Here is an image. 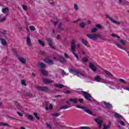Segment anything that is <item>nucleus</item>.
I'll list each match as a JSON object with an SVG mask.
<instances>
[{
  "label": "nucleus",
  "mask_w": 129,
  "mask_h": 129,
  "mask_svg": "<svg viewBox=\"0 0 129 129\" xmlns=\"http://www.w3.org/2000/svg\"><path fill=\"white\" fill-rule=\"evenodd\" d=\"M71 73H72L74 75L78 76V77H81L82 76H85V73L84 72H81L80 71H77L75 70H71L70 71Z\"/></svg>",
  "instance_id": "f03ea898"
},
{
  "label": "nucleus",
  "mask_w": 129,
  "mask_h": 129,
  "mask_svg": "<svg viewBox=\"0 0 129 129\" xmlns=\"http://www.w3.org/2000/svg\"><path fill=\"white\" fill-rule=\"evenodd\" d=\"M109 87L111 89H115V88H117V87H118V85L112 84V86H109Z\"/></svg>",
  "instance_id": "a878e982"
},
{
  "label": "nucleus",
  "mask_w": 129,
  "mask_h": 129,
  "mask_svg": "<svg viewBox=\"0 0 129 129\" xmlns=\"http://www.w3.org/2000/svg\"><path fill=\"white\" fill-rule=\"evenodd\" d=\"M118 2L119 4H122V5H123V6H126L127 5H128V2L124 0H118Z\"/></svg>",
  "instance_id": "412c9836"
},
{
  "label": "nucleus",
  "mask_w": 129,
  "mask_h": 129,
  "mask_svg": "<svg viewBox=\"0 0 129 129\" xmlns=\"http://www.w3.org/2000/svg\"><path fill=\"white\" fill-rule=\"evenodd\" d=\"M26 117L28 119H30V120H33V116H32V115H30V114L26 115Z\"/></svg>",
  "instance_id": "e433bc0d"
},
{
  "label": "nucleus",
  "mask_w": 129,
  "mask_h": 129,
  "mask_svg": "<svg viewBox=\"0 0 129 129\" xmlns=\"http://www.w3.org/2000/svg\"><path fill=\"white\" fill-rule=\"evenodd\" d=\"M69 100L71 102H73V103H77V102H78V100H77V99L76 98H70L69 99Z\"/></svg>",
  "instance_id": "b1692460"
},
{
  "label": "nucleus",
  "mask_w": 129,
  "mask_h": 129,
  "mask_svg": "<svg viewBox=\"0 0 129 129\" xmlns=\"http://www.w3.org/2000/svg\"><path fill=\"white\" fill-rule=\"evenodd\" d=\"M12 52H13V53H15V54H16V53H17V49L16 48L12 49Z\"/></svg>",
  "instance_id": "0e129e2a"
},
{
  "label": "nucleus",
  "mask_w": 129,
  "mask_h": 129,
  "mask_svg": "<svg viewBox=\"0 0 129 129\" xmlns=\"http://www.w3.org/2000/svg\"><path fill=\"white\" fill-rule=\"evenodd\" d=\"M61 74L63 76H67V75H68V74H67L63 70H62Z\"/></svg>",
  "instance_id": "603ef678"
},
{
  "label": "nucleus",
  "mask_w": 129,
  "mask_h": 129,
  "mask_svg": "<svg viewBox=\"0 0 129 129\" xmlns=\"http://www.w3.org/2000/svg\"><path fill=\"white\" fill-rule=\"evenodd\" d=\"M96 28H97L98 29H101V25H100V24H97V25H96Z\"/></svg>",
  "instance_id": "4d7b16f0"
},
{
  "label": "nucleus",
  "mask_w": 129,
  "mask_h": 129,
  "mask_svg": "<svg viewBox=\"0 0 129 129\" xmlns=\"http://www.w3.org/2000/svg\"><path fill=\"white\" fill-rule=\"evenodd\" d=\"M8 12H9V9L8 8L2 9V12L4 13V14H7Z\"/></svg>",
  "instance_id": "ea45409f"
},
{
  "label": "nucleus",
  "mask_w": 129,
  "mask_h": 129,
  "mask_svg": "<svg viewBox=\"0 0 129 129\" xmlns=\"http://www.w3.org/2000/svg\"><path fill=\"white\" fill-rule=\"evenodd\" d=\"M17 114H18V115H19V116H23V113L20 112H17Z\"/></svg>",
  "instance_id": "338daca9"
},
{
  "label": "nucleus",
  "mask_w": 129,
  "mask_h": 129,
  "mask_svg": "<svg viewBox=\"0 0 129 129\" xmlns=\"http://www.w3.org/2000/svg\"><path fill=\"white\" fill-rule=\"evenodd\" d=\"M104 72L106 74V75H107L108 77H109V78H110V79H115V78L114 77V76H113V75L109 71L106 70H104Z\"/></svg>",
  "instance_id": "0eeeda50"
},
{
  "label": "nucleus",
  "mask_w": 129,
  "mask_h": 129,
  "mask_svg": "<svg viewBox=\"0 0 129 129\" xmlns=\"http://www.w3.org/2000/svg\"><path fill=\"white\" fill-rule=\"evenodd\" d=\"M44 61L49 65H53V61L49 58L45 59Z\"/></svg>",
  "instance_id": "a211bd4d"
},
{
  "label": "nucleus",
  "mask_w": 129,
  "mask_h": 129,
  "mask_svg": "<svg viewBox=\"0 0 129 129\" xmlns=\"http://www.w3.org/2000/svg\"><path fill=\"white\" fill-rule=\"evenodd\" d=\"M82 42L85 46H86L87 47H89V44L88 43V41L86 40V39L83 38L82 39Z\"/></svg>",
  "instance_id": "dca6fc26"
},
{
  "label": "nucleus",
  "mask_w": 129,
  "mask_h": 129,
  "mask_svg": "<svg viewBox=\"0 0 129 129\" xmlns=\"http://www.w3.org/2000/svg\"><path fill=\"white\" fill-rule=\"evenodd\" d=\"M52 116H54V117H57V116H60L61 115V113H55L51 114Z\"/></svg>",
  "instance_id": "4c0bfd02"
},
{
  "label": "nucleus",
  "mask_w": 129,
  "mask_h": 129,
  "mask_svg": "<svg viewBox=\"0 0 129 129\" xmlns=\"http://www.w3.org/2000/svg\"><path fill=\"white\" fill-rule=\"evenodd\" d=\"M14 105H15V106H17V107H18L20 105L19 102H18L16 101H14Z\"/></svg>",
  "instance_id": "3c124183"
},
{
  "label": "nucleus",
  "mask_w": 129,
  "mask_h": 129,
  "mask_svg": "<svg viewBox=\"0 0 129 129\" xmlns=\"http://www.w3.org/2000/svg\"><path fill=\"white\" fill-rule=\"evenodd\" d=\"M53 59L55 60V61H60L61 63H64L67 61L66 59H65V57L62 55H58L57 57H54Z\"/></svg>",
  "instance_id": "7ed1b4c3"
},
{
  "label": "nucleus",
  "mask_w": 129,
  "mask_h": 129,
  "mask_svg": "<svg viewBox=\"0 0 129 129\" xmlns=\"http://www.w3.org/2000/svg\"><path fill=\"white\" fill-rule=\"evenodd\" d=\"M63 26V24L62 23H59V25H58V30L59 31H63V30H64V28H62V26Z\"/></svg>",
  "instance_id": "72a5a7b5"
},
{
  "label": "nucleus",
  "mask_w": 129,
  "mask_h": 129,
  "mask_svg": "<svg viewBox=\"0 0 129 129\" xmlns=\"http://www.w3.org/2000/svg\"><path fill=\"white\" fill-rule=\"evenodd\" d=\"M65 127V125L63 124V123H60L59 126L58 127V128L61 129V128H64Z\"/></svg>",
  "instance_id": "de8ad7c7"
},
{
  "label": "nucleus",
  "mask_w": 129,
  "mask_h": 129,
  "mask_svg": "<svg viewBox=\"0 0 129 129\" xmlns=\"http://www.w3.org/2000/svg\"><path fill=\"white\" fill-rule=\"evenodd\" d=\"M46 40L47 41L49 47H51V49H55V47L53 45V42L52 41V39L50 38H46Z\"/></svg>",
  "instance_id": "9b49d317"
},
{
  "label": "nucleus",
  "mask_w": 129,
  "mask_h": 129,
  "mask_svg": "<svg viewBox=\"0 0 129 129\" xmlns=\"http://www.w3.org/2000/svg\"><path fill=\"white\" fill-rule=\"evenodd\" d=\"M64 56L65 58H69V55H68L66 53H64Z\"/></svg>",
  "instance_id": "69168bd1"
},
{
  "label": "nucleus",
  "mask_w": 129,
  "mask_h": 129,
  "mask_svg": "<svg viewBox=\"0 0 129 129\" xmlns=\"http://www.w3.org/2000/svg\"><path fill=\"white\" fill-rule=\"evenodd\" d=\"M46 125L49 129H55V127L51 124L46 123Z\"/></svg>",
  "instance_id": "2f4dec72"
},
{
  "label": "nucleus",
  "mask_w": 129,
  "mask_h": 129,
  "mask_svg": "<svg viewBox=\"0 0 129 129\" xmlns=\"http://www.w3.org/2000/svg\"><path fill=\"white\" fill-rule=\"evenodd\" d=\"M118 81L122 84H126V82H125V81L122 79H119Z\"/></svg>",
  "instance_id": "f704fd0d"
},
{
  "label": "nucleus",
  "mask_w": 129,
  "mask_h": 129,
  "mask_svg": "<svg viewBox=\"0 0 129 129\" xmlns=\"http://www.w3.org/2000/svg\"><path fill=\"white\" fill-rule=\"evenodd\" d=\"M55 125H56V126H57V127L59 128V127L60 126V123H59L58 122H56L55 123Z\"/></svg>",
  "instance_id": "680f3d73"
},
{
  "label": "nucleus",
  "mask_w": 129,
  "mask_h": 129,
  "mask_svg": "<svg viewBox=\"0 0 129 129\" xmlns=\"http://www.w3.org/2000/svg\"><path fill=\"white\" fill-rule=\"evenodd\" d=\"M82 93L86 99H87V100H91V95H90V94L84 91H82Z\"/></svg>",
  "instance_id": "9d476101"
},
{
  "label": "nucleus",
  "mask_w": 129,
  "mask_h": 129,
  "mask_svg": "<svg viewBox=\"0 0 129 129\" xmlns=\"http://www.w3.org/2000/svg\"><path fill=\"white\" fill-rule=\"evenodd\" d=\"M22 9H23V10H24V11H25V12H26V11H27V10H28V7L25 5H23Z\"/></svg>",
  "instance_id": "09e8293b"
},
{
  "label": "nucleus",
  "mask_w": 129,
  "mask_h": 129,
  "mask_svg": "<svg viewBox=\"0 0 129 129\" xmlns=\"http://www.w3.org/2000/svg\"><path fill=\"white\" fill-rule=\"evenodd\" d=\"M26 44L28 47H32V42L31 41V38L30 37V35H28L26 37Z\"/></svg>",
  "instance_id": "f8f14e48"
},
{
  "label": "nucleus",
  "mask_w": 129,
  "mask_h": 129,
  "mask_svg": "<svg viewBox=\"0 0 129 129\" xmlns=\"http://www.w3.org/2000/svg\"><path fill=\"white\" fill-rule=\"evenodd\" d=\"M53 109V105L52 104H50L49 106V109Z\"/></svg>",
  "instance_id": "774afa93"
},
{
  "label": "nucleus",
  "mask_w": 129,
  "mask_h": 129,
  "mask_svg": "<svg viewBox=\"0 0 129 129\" xmlns=\"http://www.w3.org/2000/svg\"><path fill=\"white\" fill-rule=\"evenodd\" d=\"M39 67L40 68H43V69L46 68V64H45L43 62H40L39 64Z\"/></svg>",
  "instance_id": "cd10ccee"
},
{
  "label": "nucleus",
  "mask_w": 129,
  "mask_h": 129,
  "mask_svg": "<svg viewBox=\"0 0 129 129\" xmlns=\"http://www.w3.org/2000/svg\"><path fill=\"white\" fill-rule=\"evenodd\" d=\"M89 67L92 70V71H94V72H95L97 71V70L98 69L99 66L98 65H95L93 64L92 62H90L89 64Z\"/></svg>",
  "instance_id": "20e7f679"
},
{
  "label": "nucleus",
  "mask_w": 129,
  "mask_h": 129,
  "mask_svg": "<svg viewBox=\"0 0 129 129\" xmlns=\"http://www.w3.org/2000/svg\"><path fill=\"white\" fill-rule=\"evenodd\" d=\"M55 87H57L58 88H63V87H65V86L62 84H54Z\"/></svg>",
  "instance_id": "bb28decb"
},
{
  "label": "nucleus",
  "mask_w": 129,
  "mask_h": 129,
  "mask_svg": "<svg viewBox=\"0 0 129 129\" xmlns=\"http://www.w3.org/2000/svg\"><path fill=\"white\" fill-rule=\"evenodd\" d=\"M0 42L2 45H3V46H7V44H8L6 39L3 38L2 37L0 38Z\"/></svg>",
  "instance_id": "2eb2a0df"
},
{
  "label": "nucleus",
  "mask_w": 129,
  "mask_h": 129,
  "mask_svg": "<svg viewBox=\"0 0 129 129\" xmlns=\"http://www.w3.org/2000/svg\"><path fill=\"white\" fill-rule=\"evenodd\" d=\"M119 43L122 45V46H124L125 45V41L123 40H119Z\"/></svg>",
  "instance_id": "8fccbe9b"
},
{
  "label": "nucleus",
  "mask_w": 129,
  "mask_h": 129,
  "mask_svg": "<svg viewBox=\"0 0 129 129\" xmlns=\"http://www.w3.org/2000/svg\"><path fill=\"white\" fill-rule=\"evenodd\" d=\"M123 89L124 90H128V91H129V87H123Z\"/></svg>",
  "instance_id": "e2e57ef3"
},
{
  "label": "nucleus",
  "mask_w": 129,
  "mask_h": 129,
  "mask_svg": "<svg viewBox=\"0 0 129 129\" xmlns=\"http://www.w3.org/2000/svg\"><path fill=\"white\" fill-rule=\"evenodd\" d=\"M1 36L3 35L6 38V35L8 34V31L7 30H3L0 31Z\"/></svg>",
  "instance_id": "5701e85b"
},
{
  "label": "nucleus",
  "mask_w": 129,
  "mask_h": 129,
  "mask_svg": "<svg viewBox=\"0 0 129 129\" xmlns=\"http://www.w3.org/2000/svg\"><path fill=\"white\" fill-rule=\"evenodd\" d=\"M6 20H7V17L4 16L2 19H0V23H4V22H5V21Z\"/></svg>",
  "instance_id": "37998d69"
},
{
  "label": "nucleus",
  "mask_w": 129,
  "mask_h": 129,
  "mask_svg": "<svg viewBox=\"0 0 129 129\" xmlns=\"http://www.w3.org/2000/svg\"><path fill=\"white\" fill-rule=\"evenodd\" d=\"M18 60H19V61L21 62L22 64H26V58L22 57H19L18 58Z\"/></svg>",
  "instance_id": "aec40b11"
},
{
  "label": "nucleus",
  "mask_w": 129,
  "mask_h": 129,
  "mask_svg": "<svg viewBox=\"0 0 129 129\" xmlns=\"http://www.w3.org/2000/svg\"><path fill=\"white\" fill-rule=\"evenodd\" d=\"M110 127V124H109L107 126H105L103 129H108Z\"/></svg>",
  "instance_id": "13d9d810"
},
{
  "label": "nucleus",
  "mask_w": 129,
  "mask_h": 129,
  "mask_svg": "<svg viewBox=\"0 0 129 129\" xmlns=\"http://www.w3.org/2000/svg\"><path fill=\"white\" fill-rule=\"evenodd\" d=\"M119 121H120V124H121V125H124V122H123V121L120 119Z\"/></svg>",
  "instance_id": "bf43d9fd"
},
{
  "label": "nucleus",
  "mask_w": 129,
  "mask_h": 129,
  "mask_svg": "<svg viewBox=\"0 0 129 129\" xmlns=\"http://www.w3.org/2000/svg\"><path fill=\"white\" fill-rule=\"evenodd\" d=\"M18 108H19V109H20V110L23 111L24 110V108L22 106H21V105H20Z\"/></svg>",
  "instance_id": "052dcab7"
},
{
  "label": "nucleus",
  "mask_w": 129,
  "mask_h": 129,
  "mask_svg": "<svg viewBox=\"0 0 129 129\" xmlns=\"http://www.w3.org/2000/svg\"><path fill=\"white\" fill-rule=\"evenodd\" d=\"M111 36H112V37H113V38H117L118 39H119V36H118V35H116L115 33H112L111 34Z\"/></svg>",
  "instance_id": "a18cd8bd"
},
{
  "label": "nucleus",
  "mask_w": 129,
  "mask_h": 129,
  "mask_svg": "<svg viewBox=\"0 0 129 129\" xmlns=\"http://www.w3.org/2000/svg\"><path fill=\"white\" fill-rule=\"evenodd\" d=\"M8 126L9 127H10L11 126H10V125H9V124L8 123H4V122H0V126Z\"/></svg>",
  "instance_id": "7c9ffc66"
},
{
  "label": "nucleus",
  "mask_w": 129,
  "mask_h": 129,
  "mask_svg": "<svg viewBox=\"0 0 129 129\" xmlns=\"http://www.w3.org/2000/svg\"><path fill=\"white\" fill-rule=\"evenodd\" d=\"M94 79L96 81H97V82H100L101 81V78H100L99 76H96L95 77Z\"/></svg>",
  "instance_id": "c85d7f7f"
},
{
  "label": "nucleus",
  "mask_w": 129,
  "mask_h": 129,
  "mask_svg": "<svg viewBox=\"0 0 129 129\" xmlns=\"http://www.w3.org/2000/svg\"><path fill=\"white\" fill-rule=\"evenodd\" d=\"M114 116L119 119H121V118H122V116L117 113H115Z\"/></svg>",
  "instance_id": "393cba45"
},
{
  "label": "nucleus",
  "mask_w": 129,
  "mask_h": 129,
  "mask_svg": "<svg viewBox=\"0 0 129 129\" xmlns=\"http://www.w3.org/2000/svg\"><path fill=\"white\" fill-rule=\"evenodd\" d=\"M77 108H81V109H83L85 112H86L87 113H88V114H90L91 115H92V112L91 110L88 109L86 107H81L79 105L76 106Z\"/></svg>",
  "instance_id": "39448f33"
},
{
  "label": "nucleus",
  "mask_w": 129,
  "mask_h": 129,
  "mask_svg": "<svg viewBox=\"0 0 129 129\" xmlns=\"http://www.w3.org/2000/svg\"><path fill=\"white\" fill-rule=\"evenodd\" d=\"M74 8L75 11H78V6H77V5L75 4L74 6Z\"/></svg>",
  "instance_id": "5fc2aeb1"
},
{
  "label": "nucleus",
  "mask_w": 129,
  "mask_h": 129,
  "mask_svg": "<svg viewBox=\"0 0 129 129\" xmlns=\"http://www.w3.org/2000/svg\"><path fill=\"white\" fill-rule=\"evenodd\" d=\"M38 42L39 44H40V45H41V46H42V47H44V46H45V43H44V41H42L41 40L38 39Z\"/></svg>",
  "instance_id": "473e14b6"
},
{
  "label": "nucleus",
  "mask_w": 129,
  "mask_h": 129,
  "mask_svg": "<svg viewBox=\"0 0 129 129\" xmlns=\"http://www.w3.org/2000/svg\"><path fill=\"white\" fill-rule=\"evenodd\" d=\"M33 115L36 117L37 120H40V116H38V114L36 112L33 113Z\"/></svg>",
  "instance_id": "c03bdc74"
},
{
  "label": "nucleus",
  "mask_w": 129,
  "mask_h": 129,
  "mask_svg": "<svg viewBox=\"0 0 129 129\" xmlns=\"http://www.w3.org/2000/svg\"><path fill=\"white\" fill-rule=\"evenodd\" d=\"M86 26V23L85 22H82L81 24H80V28H83L84 27Z\"/></svg>",
  "instance_id": "a19ab883"
},
{
  "label": "nucleus",
  "mask_w": 129,
  "mask_h": 129,
  "mask_svg": "<svg viewBox=\"0 0 129 129\" xmlns=\"http://www.w3.org/2000/svg\"><path fill=\"white\" fill-rule=\"evenodd\" d=\"M82 62L84 63H86V62H88V57H84L82 59Z\"/></svg>",
  "instance_id": "c756f323"
},
{
  "label": "nucleus",
  "mask_w": 129,
  "mask_h": 129,
  "mask_svg": "<svg viewBox=\"0 0 129 129\" xmlns=\"http://www.w3.org/2000/svg\"><path fill=\"white\" fill-rule=\"evenodd\" d=\"M95 121L98 123V124L99 125V126H101V123L102 122V120H101L100 118H95L94 119Z\"/></svg>",
  "instance_id": "f3484780"
},
{
  "label": "nucleus",
  "mask_w": 129,
  "mask_h": 129,
  "mask_svg": "<svg viewBox=\"0 0 129 129\" xmlns=\"http://www.w3.org/2000/svg\"><path fill=\"white\" fill-rule=\"evenodd\" d=\"M67 108H69V107L68 105H63L60 107L59 109L62 110V109H67Z\"/></svg>",
  "instance_id": "c9c22d12"
},
{
  "label": "nucleus",
  "mask_w": 129,
  "mask_h": 129,
  "mask_svg": "<svg viewBox=\"0 0 129 129\" xmlns=\"http://www.w3.org/2000/svg\"><path fill=\"white\" fill-rule=\"evenodd\" d=\"M81 129H90V127L89 126H81Z\"/></svg>",
  "instance_id": "864d4df0"
},
{
  "label": "nucleus",
  "mask_w": 129,
  "mask_h": 129,
  "mask_svg": "<svg viewBox=\"0 0 129 129\" xmlns=\"http://www.w3.org/2000/svg\"><path fill=\"white\" fill-rule=\"evenodd\" d=\"M76 44V41H75V40L73 39L71 43V49L72 50V52L73 55H75V57H76L77 60H79V58L78 57V55H77V54L75 53V51H76V46H75Z\"/></svg>",
  "instance_id": "f257e3e1"
},
{
  "label": "nucleus",
  "mask_w": 129,
  "mask_h": 129,
  "mask_svg": "<svg viewBox=\"0 0 129 129\" xmlns=\"http://www.w3.org/2000/svg\"><path fill=\"white\" fill-rule=\"evenodd\" d=\"M106 18L107 19H108L109 20H110V21L112 22L113 23V24H115V25H120L121 22L119 21H117L116 20H114L112 18L109 17V16L108 15H106Z\"/></svg>",
  "instance_id": "1a4fd4ad"
},
{
  "label": "nucleus",
  "mask_w": 129,
  "mask_h": 129,
  "mask_svg": "<svg viewBox=\"0 0 129 129\" xmlns=\"http://www.w3.org/2000/svg\"><path fill=\"white\" fill-rule=\"evenodd\" d=\"M96 31H97V29L96 28H93L91 31L92 33H95V32H96Z\"/></svg>",
  "instance_id": "6e6d98bb"
},
{
  "label": "nucleus",
  "mask_w": 129,
  "mask_h": 129,
  "mask_svg": "<svg viewBox=\"0 0 129 129\" xmlns=\"http://www.w3.org/2000/svg\"><path fill=\"white\" fill-rule=\"evenodd\" d=\"M36 88L38 91H48V90H49V88L47 87L36 86Z\"/></svg>",
  "instance_id": "423d86ee"
},
{
  "label": "nucleus",
  "mask_w": 129,
  "mask_h": 129,
  "mask_svg": "<svg viewBox=\"0 0 129 129\" xmlns=\"http://www.w3.org/2000/svg\"><path fill=\"white\" fill-rule=\"evenodd\" d=\"M40 73L43 75V76H47L48 75V72L45 70L41 69L40 70Z\"/></svg>",
  "instance_id": "6ab92c4d"
},
{
  "label": "nucleus",
  "mask_w": 129,
  "mask_h": 129,
  "mask_svg": "<svg viewBox=\"0 0 129 129\" xmlns=\"http://www.w3.org/2000/svg\"><path fill=\"white\" fill-rule=\"evenodd\" d=\"M43 82L45 84H50V83H52V82H53V81L50 79L44 78L43 79Z\"/></svg>",
  "instance_id": "ddd939ff"
},
{
  "label": "nucleus",
  "mask_w": 129,
  "mask_h": 129,
  "mask_svg": "<svg viewBox=\"0 0 129 129\" xmlns=\"http://www.w3.org/2000/svg\"><path fill=\"white\" fill-rule=\"evenodd\" d=\"M115 45H116V46H117V47L118 48H119V49H121V50H124V51H126V52H127V54H128V56H129V53L128 51H126V50L123 49V48H122V46L121 45H120L119 43L116 42L114 43Z\"/></svg>",
  "instance_id": "4468645a"
},
{
  "label": "nucleus",
  "mask_w": 129,
  "mask_h": 129,
  "mask_svg": "<svg viewBox=\"0 0 129 129\" xmlns=\"http://www.w3.org/2000/svg\"><path fill=\"white\" fill-rule=\"evenodd\" d=\"M87 37H88L89 39H91V40H95L96 39H97L98 37H99V34H87Z\"/></svg>",
  "instance_id": "6e6552de"
},
{
  "label": "nucleus",
  "mask_w": 129,
  "mask_h": 129,
  "mask_svg": "<svg viewBox=\"0 0 129 129\" xmlns=\"http://www.w3.org/2000/svg\"><path fill=\"white\" fill-rule=\"evenodd\" d=\"M29 30L34 32V31L36 30V28L34 26H29Z\"/></svg>",
  "instance_id": "79ce46f5"
},
{
  "label": "nucleus",
  "mask_w": 129,
  "mask_h": 129,
  "mask_svg": "<svg viewBox=\"0 0 129 129\" xmlns=\"http://www.w3.org/2000/svg\"><path fill=\"white\" fill-rule=\"evenodd\" d=\"M24 95H25L26 96H29V97H34V96L30 93L26 92Z\"/></svg>",
  "instance_id": "58836bf2"
},
{
  "label": "nucleus",
  "mask_w": 129,
  "mask_h": 129,
  "mask_svg": "<svg viewBox=\"0 0 129 129\" xmlns=\"http://www.w3.org/2000/svg\"><path fill=\"white\" fill-rule=\"evenodd\" d=\"M21 84L23 86H27V84H26V81L25 80H21Z\"/></svg>",
  "instance_id": "49530a36"
},
{
  "label": "nucleus",
  "mask_w": 129,
  "mask_h": 129,
  "mask_svg": "<svg viewBox=\"0 0 129 129\" xmlns=\"http://www.w3.org/2000/svg\"><path fill=\"white\" fill-rule=\"evenodd\" d=\"M104 104L105 105L107 108H112V105L106 102H103Z\"/></svg>",
  "instance_id": "4be33fe9"
}]
</instances>
